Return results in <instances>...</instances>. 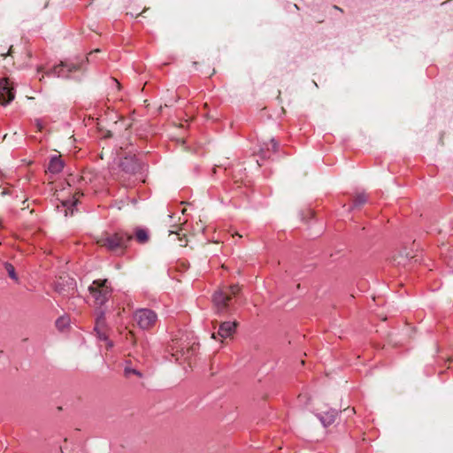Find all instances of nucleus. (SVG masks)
I'll return each mask as SVG.
<instances>
[{
	"instance_id": "f257e3e1",
	"label": "nucleus",
	"mask_w": 453,
	"mask_h": 453,
	"mask_svg": "<svg viewBox=\"0 0 453 453\" xmlns=\"http://www.w3.org/2000/svg\"><path fill=\"white\" fill-rule=\"evenodd\" d=\"M132 239V235L125 232H117L112 234H106L101 237L97 243L105 247L111 251H117L127 248L128 242Z\"/></svg>"
},
{
	"instance_id": "a211bd4d",
	"label": "nucleus",
	"mask_w": 453,
	"mask_h": 453,
	"mask_svg": "<svg viewBox=\"0 0 453 453\" xmlns=\"http://www.w3.org/2000/svg\"><path fill=\"white\" fill-rule=\"evenodd\" d=\"M36 127H38L39 130L42 129V123L41 120H36Z\"/></svg>"
},
{
	"instance_id": "6ab92c4d",
	"label": "nucleus",
	"mask_w": 453,
	"mask_h": 453,
	"mask_svg": "<svg viewBox=\"0 0 453 453\" xmlns=\"http://www.w3.org/2000/svg\"><path fill=\"white\" fill-rule=\"evenodd\" d=\"M56 290L62 294V289L57 285Z\"/></svg>"
},
{
	"instance_id": "423d86ee",
	"label": "nucleus",
	"mask_w": 453,
	"mask_h": 453,
	"mask_svg": "<svg viewBox=\"0 0 453 453\" xmlns=\"http://www.w3.org/2000/svg\"><path fill=\"white\" fill-rule=\"evenodd\" d=\"M230 299V295L223 289L215 292L213 295V303L218 313L220 314L226 311Z\"/></svg>"
},
{
	"instance_id": "dca6fc26",
	"label": "nucleus",
	"mask_w": 453,
	"mask_h": 453,
	"mask_svg": "<svg viewBox=\"0 0 453 453\" xmlns=\"http://www.w3.org/2000/svg\"><path fill=\"white\" fill-rule=\"evenodd\" d=\"M225 292H227L230 296H234L239 292V287L237 285L230 286Z\"/></svg>"
},
{
	"instance_id": "aec40b11",
	"label": "nucleus",
	"mask_w": 453,
	"mask_h": 453,
	"mask_svg": "<svg viewBox=\"0 0 453 453\" xmlns=\"http://www.w3.org/2000/svg\"><path fill=\"white\" fill-rule=\"evenodd\" d=\"M69 203H70V202H68V201L63 203L64 206H67Z\"/></svg>"
},
{
	"instance_id": "0eeeda50",
	"label": "nucleus",
	"mask_w": 453,
	"mask_h": 453,
	"mask_svg": "<svg viewBox=\"0 0 453 453\" xmlns=\"http://www.w3.org/2000/svg\"><path fill=\"white\" fill-rule=\"evenodd\" d=\"M13 88L7 79H0V104L7 105L14 99Z\"/></svg>"
},
{
	"instance_id": "6e6552de",
	"label": "nucleus",
	"mask_w": 453,
	"mask_h": 453,
	"mask_svg": "<svg viewBox=\"0 0 453 453\" xmlns=\"http://www.w3.org/2000/svg\"><path fill=\"white\" fill-rule=\"evenodd\" d=\"M78 66L75 64L68 62H61L59 65L54 66L49 74L56 77H66L69 73L77 70Z\"/></svg>"
},
{
	"instance_id": "f3484780",
	"label": "nucleus",
	"mask_w": 453,
	"mask_h": 453,
	"mask_svg": "<svg viewBox=\"0 0 453 453\" xmlns=\"http://www.w3.org/2000/svg\"><path fill=\"white\" fill-rule=\"evenodd\" d=\"M125 374H126L127 376H128V375H130V374H135V375H137V376H139V377H141V376H142V374H141V372H140L139 371H137V370H135V369H133V368H130V367H126V368H125Z\"/></svg>"
},
{
	"instance_id": "1a4fd4ad",
	"label": "nucleus",
	"mask_w": 453,
	"mask_h": 453,
	"mask_svg": "<svg viewBox=\"0 0 453 453\" xmlns=\"http://www.w3.org/2000/svg\"><path fill=\"white\" fill-rule=\"evenodd\" d=\"M337 414L338 412L335 410H330L323 413H318L317 417L322 423L323 426L327 427L334 422Z\"/></svg>"
},
{
	"instance_id": "20e7f679",
	"label": "nucleus",
	"mask_w": 453,
	"mask_h": 453,
	"mask_svg": "<svg viewBox=\"0 0 453 453\" xmlns=\"http://www.w3.org/2000/svg\"><path fill=\"white\" fill-rule=\"evenodd\" d=\"M237 323L235 321H225L219 325L217 333L211 334V338L214 340L219 339L223 342L224 339L232 337L236 331Z\"/></svg>"
},
{
	"instance_id": "9b49d317",
	"label": "nucleus",
	"mask_w": 453,
	"mask_h": 453,
	"mask_svg": "<svg viewBox=\"0 0 453 453\" xmlns=\"http://www.w3.org/2000/svg\"><path fill=\"white\" fill-rule=\"evenodd\" d=\"M135 238H136V240L139 242L144 243V242H146L148 241L149 235H148V233H147L146 230H144V229H138L135 232Z\"/></svg>"
},
{
	"instance_id": "4468645a",
	"label": "nucleus",
	"mask_w": 453,
	"mask_h": 453,
	"mask_svg": "<svg viewBox=\"0 0 453 453\" xmlns=\"http://www.w3.org/2000/svg\"><path fill=\"white\" fill-rule=\"evenodd\" d=\"M365 202H366L365 195H364V194L358 195L354 201V205L358 206V205L365 203Z\"/></svg>"
},
{
	"instance_id": "2eb2a0df",
	"label": "nucleus",
	"mask_w": 453,
	"mask_h": 453,
	"mask_svg": "<svg viewBox=\"0 0 453 453\" xmlns=\"http://www.w3.org/2000/svg\"><path fill=\"white\" fill-rule=\"evenodd\" d=\"M267 146V150L272 149V150L273 152H276L278 150V147H279V143L274 140V139H271L269 143L266 144Z\"/></svg>"
},
{
	"instance_id": "ddd939ff",
	"label": "nucleus",
	"mask_w": 453,
	"mask_h": 453,
	"mask_svg": "<svg viewBox=\"0 0 453 453\" xmlns=\"http://www.w3.org/2000/svg\"><path fill=\"white\" fill-rule=\"evenodd\" d=\"M69 324V319L67 317H61L56 321V325L58 328L64 329Z\"/></svg>"
},
{
	"instance_id": "f03ea898",
	"label": "nucleus",
	"mask_w": 453,
	"mask_h": 453,
	"mask_svg": "<svg viewBox=\"0 0 453 453\" xmlns=\"http://www.w3.org/2000/svg\"><path fill=\"white\" fill-rule=\"evenodd\" d=\"M95 304H104L111 296V287L107 280H96L88 288Z\"/></svg>"
},
{
	"instance_id": "39448f33",
	"label": "nucleus",
	"mask_w": 453,
	"mask_h": 453,
	"mask_svg": "<svg viewBox=\"0 0 453 453\" xmlns=\"http://www.w3.org/2000/svg\"><path fill=\"white\" fill-rule=\"evenodd\" d=\"M95 331L100 340L106 342L108 349L112 348L113 343L108 339L106 334L105 316L103 311H99L96 315Z\"/></svg>"
},
{
	"instance_id": "f8f14e48",
	"label": "nucleus",
	"mask_w": 453,
	"mask_h": 453,
	"mask_svg": "<svg viewBox=\"0 0 453 453\" xmlns=\"http://www.w3.org/2000/svg\"><path fill=\"white\" fill-rule=\"evenodd\" d=\"M4 267L8 273V275L10 276L11 279H12L13 280L15 281H18L19 280V278L15 273V269H14V266L10 264V263H5L4 264Z\"/></svg>"
},
{
	"instance_id": "9d476101",
	"label": "nucleus",
	"mask_w": 453,
	"mask_h": 453,
	"mask_svg": "<svg viewBox=\"0 0 453 453\" xmlns=\"http://www.w3.org/2000/svg\"><path fill=\"white\" fill-rule=\"evenodd\" d=\"M64 167L63 161L57 156L51 157L48 169L52 173H58L62 171Z\"/></svg>"
},
{
	"instance_id": "7ed1b4c3",
	"label": "nucleus",
	"mask_w": 453,
	"mask_h": 453,
	"mask_svg": "<svg viewBox=\"0 0 453 453\" xmlns=\"http://www.w3.org/2000/svg\"><path fill=\"white\" fill-rule=\"evenodd\" d=\"M134 320L136 322L138 326L143 330H149L152 328L157 320V315L155 311L150 309H137L134 312Z\"/></svg>"
}]
</instances>
